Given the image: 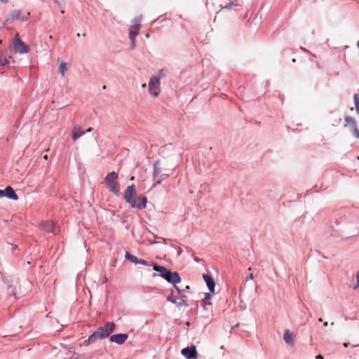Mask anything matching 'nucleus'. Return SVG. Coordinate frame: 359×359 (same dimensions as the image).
<instances>
[{"label":"nucleus","mask_w":359,"mask_h":359,"mask_svg":"<svg viewBox=\"0 0 359 359\" xmlns=\"http://www.w3.org/2000/svg\"><path fill=\"white\" fill-rule=\"evenodd\" d=\"M136 195H137V191H136V189H135V187L134 184L128 186L124 191V194H123L124 200L126 201V203L130 204V205L132 208H133V205H134V203L136 200L135 199Z\"/></svg>","instance_id":"6"},{"label":"nucleus","mask_w":359,"mask_h":359,"mask_svg":"<svg viewBox=\"0 0 359 359\" xmlns=\"http://www.w3.org/2000/svg\"><path fill=\"white\" fill-rule=\"evenodd\" d=\"M163 278L166 280L168 283L175 285L181 281V278L177 272H172L168 270L166 273L163 274Z\"/></svg>","instance_id":"7"},{"label":"nucleus","mask_w":359,"mask_h":359,"mask_svg":"<svg viewBox=\"0 0 359 359\" xmlns=\"http://www.w3.org/2000/svg\"><path fill=\"white\" fill-rule=\"evenodd\" d=\"M146 86H147L146 83H143V84L142 85V88H145Z\"/></svg>","instance_id":"45"},{"label":"nucleus","mask_w":359,"mask_h":359,"mask_svg":"<svg viewBox=\"0 0 359 359\" xmlns=\"http://www.w3.org/2000/svg\"><path fill=\"white\" fill-rule=\"evenodd\" d=\"M13 46L15 52L20 54L27 53L29 51V46L20 39L18 34L15 35L13 39Z\"/></svg>","instance_id":"5"},{"label":"nucleus","mask_w":359,"mask_h":359,"mask_svg":"<svg viewBox=\"0 0 359 359\" xmlns=\"http://www.w3.org/2000/svg\"><path fill=\"white\" fill-rule=\"evenodd\" d=\"M137 264L145 265V266H153V264H149L148 262H147L144 259H139V262H137Z\"/></svg>","instance_id":"28"},{"label":"nucleus","mask_w":359,"mask_h":359,"mask_svg":"<svg viewBox=\"0 0 359 359\" xmlns=\"http://www.w3.org/2000/svg\"><path fill=\"white\" fill-rule=\"evenodd\" d=\"M95 332L100 339H105L109 337V332L103 327H98Z\"/></svg>","instance_id":"17"},{"label":"nucleus","mask_w":359,"mask_h":359,"mask_svg":"<svg viewBox=\"0 0 359 359\" xmlns=\"http://www.w3.org/2000/svg\"><path fill=\"white\" fill-rule=\"evenodd\" d=\"M186 297L185 295H183L180 297V299L179 302L177 301V303H176V305L178 307H181V306H185V307H187L189 306V304L187 303V302L184 299V298Z\"/></svg>","instance_id":"20"},{"label":"nucleus","mask_w":359,"mask_h":359,"mask_svg":"<svg viewBox=\"0 0 359 359\" xmlns=\"http://www.w3.org/2000/svg\"><path fill=\"white\" fill-rule=\"evenodd\" d=\"M0 196H1V197L2 196H5V195H4V191L0 190Z\"/></svg>","instance_id":"40"},{"label":"nucleus","mask_w":359,"mask_h":359,"mask_svg":"<svg viewBox=\"0 0 359 359\" xmlns=\"http://www.w3.org/2000/svg\"><path fill=\"white\" fill-rule=\"evenodd\" d=\"M167 300L168 302H170L173 303V304H176L177 301V299L176 297H175L172 294H170V295H169L167 297Z\"/></svg>","instance_id":"26"},{"label":"nucleus","mask_w":359,"mask_h":359,"mask_svg":"<svg viewBox=\"0 0 359 359\" xmlns=\"http://www.w3.org/2000/svg\"><path fill=\"white\" fill-rule=\"evenodd\" d=\"M357 46H358V48H359V41H358V43H357Z\"/></svg>","instance_id":"49"},{"label":"nucleus","mask_w":359,"mask_h":359,"mask_svg":"<svg viewBox=\"0 0 359 359\" xmlns=\"http://www.w3.org/2000/svg\"><path fill=\"white\" fill-rule=\"evenodd\" d=\"M139 202L137 203L136 201L133 205V208H137L140 210L144 209L147 206V198L146 196H141L138 198Z\"/></svg>","instance_id":"13"},{"label":"nucleus","mask_w":359,"mask_h":359,"mask_svg":"<svg viewBox=\"0 0 359 359\" xmlns=\"http://www.w3.org/2000/svg\"><path fill=\"white\" fill-rule=\"evenodd\" d=\"M1 279L4 283L6 285L7 290H11V294L16 298V290L15 287L13 285V280L9 276H6L4 274H1Z\"/></svg>","instance_id":"8"},{"label":"nucleus","mask_w":359,"mask_h":359,"mask_svg":"<svg viewBox=\"0 0 359 359\" xmlns=\"http://www.w3.org/2000/svg\"><path fill=\"white\" fill-rule=\"evenodd\" d=\"M316 359H324V358L321 355H318L316 356Z\"/></svg>","instance_id":"38"},{"label":"nucleus","mask_w":359,"mask_h":359,"mask_svg":"<svg viewBox=\"0 0 359 359\" xmlns=\"http://www.w3.org/2000/svg\"><path fill=\"white\" fill-rule=\"evenodd\" d=\"M174 287H175V289L177 291V292H178L179 294H181V293L183 292V290H182L180 289V288L176 285V284H175V285H174Z\"/></svg>","instance_id":"35"},{"label":"nucleus","mask_w":359,"mask_h":359,"mask_svg":"<svg viewBox=\"0 0 359 359\" xmlns=\"http://www.w3.org/2000/svg\"><path fill=\"white\" fill-rule=\"evenodd\" d=\"M203 277L210 292L211 293H214L215 287V282L214 279L208 274H203Z\"/></svg>","instance_id":"12"},{"label":"nucleus","mask_w":359,"mask_h":359,"mask_svg":"<svg viewBox=\"0 0 359 359\" xmlns=\"http://www.w3.org/2000/svg\"><path fill=\"white\" fill-rule=\"evenodd\" d=\"M90 344H92V341H91V340H90V339H89L88 337V339H86V340L84 341V342H83V344H84L85 346H88V345H90Z\"/></svg>","instance_id":"34"},{"label":"nucleus","mask_w":359,"mask_h":359,"mask_svg":"<svg viewBox=\"0 0 359 359\" xmlns=\"http://www.w3.org/2000/svg\"><path fill=\"white\" fill-rule=\"evenodd\" d=\"M17 248H18V246H17L16 245H12V249H11V250H12L13 252H14V250H15V249H17Z\"/></svg>","instance_id":"39"},{"label":"nucleus","mask_w":359,"mask_h":359,"mask_svg":"<svg viewBox=\"0 0 359 359\" xmlns=\"http://www.w3.org/2000/svg\"><path fill=\"white\" fill-rule=\"evenodd\" d=\"M42 228L47 232L56 235L59 233V228L53 221H46L42 224Z\"/></svg>","instance_id":"10"},{"label":"nucleus","mask_w":359,"mask_h":359,"mask_svg":"<svg viewBox=\"0 0 359 359\" xmlns=\"http://www.w3.org/2000/svg\"><path fill=\"white\" fill-rule=\"evenodd\" d=\"M182 251L180 250L178 252H177V255H180L181 254Z\"/></svg>","instance_id":"48"},{"label":"nucleus","mask_w":359,"mask_h":359,"mask_svg":"<svg viewBox=\"0 0 359 359\" xmlns=\"http://www.w3.org/2000/svg\"><path fill=\"white\" fill-rule=\"evenodd\" d=\"M103 327L104 329H106V331L107 332H109V335L111 332H114L115 325L114 323L109 322V323H105V325L103 326Z\"/></svg>","instance_id":"19"},{"label":"nucleus","mask_w":359,"mask_h":359,"mask_svg":"<svg viewBox=\"0 0 359 359\" xmlns=\"http://www.w3.org/2000/svg\"><path fill=\"white\" fill-rule=\"evenodd\" d=\"M19 13L18 11H14L11 13L12 19L18 18Z\"/></svg>","instance_id":"33"},{"label":"nucleus","mask_w":359,"mask_h":359,"mask_svg":"<svg viewBox=\"0 0 359 359\" xmlns=\"http://www.w3.org/2000/svg\"><path fill=\"white\" fill-rule=\"evenodd\" d=\"M11 57H9V58H6L5 57H3L1 54H0V65L5 67L8 66L10 64L9 59H11Z\"/></svg>","instance_id":"23"},{"label":"nucleus","mask_w":359,"mask_h":359,"mask_svg":"<svg viewBox=\"0 0 359 359\" xmlns=\"http://www.w3.org/2000/svg\"><path fill=\"white\" fill-rule=\"evenodd\" d=\"M210 305H211L210 302H206V301L203 300L202 306H203V308L204 309H207V306H210Z\"/></svg>","instance_id":"31"},{"label":"nucleus","mask_w":359,"mask_h":359,"mask_svg":"<svg viewBox=\"0 0 359 359\" xmlns=\"http://www.w3.org/2000/svg\"><path fill=\"white\" fill-rule=\"evenodd\" d=\"M345 121L347 124L352 126L353 128L357 126L355 119L351 116H346Z\"/></svg>","instance_id":"24"},{"label":"nucleus","mask_w":359,"mask_h":359,"mask_svg":"<svg viewBox=\"0 0 359 359\" xmlns=\"http://www.w3.org/2000/svg\"><path fill=\"white\" fill-rule=\"evenodd\" d=\"M125 257L126 259H128V260L131 261L132 262H133L136 264L139 262V259L137 257L130 254L128 252H126Z\"/></svg>","instance_id":"21"},{"label":"nucleus","mask_w":359,"mask_h":359,"mask_svg":"<svg viewBox=\"0 0 359 359\" xmlns=\"http://www.w3.org/2000/svg\"><path fill=\"white\" fill-rule=\"evenodd\" d=\"M254 278V276H253V274L251 273L248 278H247V280H252Z\"/></svg>","instance_id":"37"},{"label":"nucleus","mask_w":359,"mask_h":359,"mask_svg":"<svg viewBox=\"0 0 359 359\" xmlns=\"http://www.w3.org/2000/svg\"><path fill=\"white\" fill-rule=\"evenodd\" d=\"M4 195L6 197L10 199H13L15 201H17L18 199V195L15 194L13 189L10 186L6 187V189H4Z\"/></svg>","instance_id":"14"},{"label":"nucleus","mask_w":359,"mask_h":359,"mask_svg":"<svg viewBox=\"0 0 359 359\" xmlns=\"http://www.w3.org/2000/svg\"><path fill=\"white\" fill-rule=\"evenodd\" d=\"M45 159H47V155L44 156L43 157Z\"/></svg>","instance_id":"50"},{"label":"nucleus","mask_w":359,"mask_h":359,"mask_svg":"<svg viewBox=\"0 0 359 359\" xmlns=\"http://www.w3.org/2000/svg\"><path fill=\"white\" fill-rule=\"evenodd\" d=\"M128 338V334H116L110 336L109 340L111 342H115L117 344H123Z\"/></svg>","instance_id":"11"},{"label":"nucleus","mask_w":359,"mask_h":359,"mask_svg":"<svg viewBox=\"0 0 359 359\" xmlns=\"http://www.w3.org/2000/svg\"><path fill=\"white\" fill-rule=\"evenodd\" d=\"M318 321H319V322H322V321H323V319H322L321 318H320L318 319Z\"/></svg>","instance_id":"47"},{"label":"nucleus","mask_w":359,"mask_h":359,"mask_svg":"<svg viewBox=\"0 0 359 359\" xmlns=\"http://www.w3.org/2000/svg\"><path fill=\"white\" fill-rule=\"evenodd\" d=\"M85 134L86 132L82 130L79 127L76 126L72 130V138L74 141H76L77 139H79Z\"/></svg>","instance_id":"16"},{"label":"nucleus","mask_w":359,"mask_h":359,"mask_svg":"<svg viewBox=\"0 0 359 359\" xmlns=\"http://www.w3.org/2000/svg\"><path fill=\"white\" fill-rule=\"evenodd\" d=\"M162 76V70L159 71L158 75L152 76L149 82V93L154 97H157L160 93V80Z\"/></svg>","instance_id":"2"},{"label":"nucleus","mask_w":359,"mask_h":359,"mask_svg":"<svg viewBox=\"0 0 359 359\" xmlns=\"http://www.w3.org/2000/svg\"><path fill=\"white\" fill-rule=\"evenodd\" d=\"M1 43V41H0V44Z\"/></svg>","instance_id":"52"},{"label":"nucleus","mask_w":359,"mask_h":359,"mask_svg":"<svg viewBox=\"0 0 359 359\" xmlns=\"http://www.w3.org/2000/svg\"><path fill=\"white\" fill-rule=\"evenodd\" d=\"M283 340L287 344L290 345L291 346H293L294 344L292 333L289 330H285L284 331Z\"/></svg>","instance_id":"15"},{"label":"nucleus","mask_w":359,"mask_h":359,"mask_svg":"<svg viewBox=\"0 0 359 359\" xmlns=\"http://www.w3.org/2000/svg\"><path fill=\"white\" fill-rule=\"evenodd\" d=\"M170 176V173L167 172L165 170H163L160 167V161H156L154 164V172H153V179L155 182V185L161 184L163 180H165Z\"/></svg>","instance_id":"3"},{"label":"nucleus","mask_w":359,"mask_h":359,"mask_svg":"<svg viewBox=\"0 0 359 359\" xmlns=\"http://www.w3.org/2000/svg\"><path fill=\"white\" fill-rule=\"evenodd\" d=\"M153 268H154V270H155L156 271L159 273L158 276L162 278H163V274L166 273V272H168V269H166L165 267L157 265L156 264H153Z\"/></svg>","instance_id":"18"},{"label":"nucleus","mask_w":359,"mask_h":359,"mask_svg":"<svg viewBox=\"0 0 359 359\" xmlns=\"http://www.w3.org/2000/svg\"><path fill=\"white\" fill-rule=\"evenodd\" d=\"M343 346L346 348L348 346V343H344Z\"/></svg>","instance_id":"44"},{"label":"nucleus","mask_w":359,"mask_h":359,"mask_svg":"<svg viewBox=\"0 0 359 359\" xmlns=\"http://www.w3.org/2000/svg\"><path fill=\"white\" fill-rule=\"evenodd\" d=\"M107 281V277H106V276H104V278H103V281H102V282L104 283H106Z\"/></svg>","instance_id":"43"},{"label":"nucleus","mask_w":359,"mask_h":359,"mask_svg":"<svg viewBox=\"0 0 359 359\" xmlns=\"http://www.w3.org/2000/svg\"><path fill=\"white\" fill-rule=\"evenodd\" d=\"M141 21L142 16L136 17L133 20V25L129 27V39L132 43L133 46H134L135 38L138 35Z\"/></svg>","instance_id":"4"},{"label":"nucleus","mask_w":359,"mask_h":359,"mask_svg":"<svg viewBox=\"0 0 359 359\" xmlns=\"http://www.w3.org/2000/svg\"><path fill=\"white\" fill-rule=\"evenodd\" d=\"M181 353L187 359H197L198 358V353L194 346L183 348Z\"/></svg>","instance_id":"9"},{"label":"nucleus","mask_w":359,"mask_h":359,"mask_svg":"<svg viewBox=\"0 0 359 359\" xmlns=\"http://www.w3.org/2000/svg\"><path fill=\"white\" fill-rule=\"evenodd\" d=\"M354 103L357 113L359 114V97L358 95H354Z\"/></svg>","instance_id":"25"},{"label":"nucleus","mask_w":359,"mask_h":359,"mask_svg":"<svg viewBox=\"0 0 359 359\" xmlns=\"http://www.w3.org/2000/svg\"><path fill=\"white\" fill-rule=\"evenodd\" d=\"M118 173L115 171H112L109 172L104 179L106 187L115 196H118L120 194V184L118 182Z\"/></svg>","instance_id":"1"},{"label":"nucleus","mask_w":359,"mask_h":359,"mask_svg":"<svg viewBox=\"0 0 359 359\" xmlns=\"http://www.w3.org/2000/svg\"><path fill=\"white\" fill-rule=\"evenodd\" d=\"M327 325H328L327 322L324 323V326H327Z\"/></svg>","instance_id":"46"},{"label":"nucleus","mask_w":359,"mask_h":359,"mask_svg":"<svg viewBox=\"0 0 359 359\" xmlns=\"http://www.w3.org/2000/svg\"><path fill=\"white\" fill-rule=\"evenodd\" d=\"M212 293H211V292H206V293H205V298H204L203 300H205L206 302L210 300L211 299V297H212Z\"/></svg>","instance_id":"30"},{"label":"nucleus","mask_w":359,"mask_h":359,"mask_svg":"<svg viewBox=\"0 0 359 359\" xmlns=\"http://www.w3.org/2000/svg\"><path fill=\"white\" fill-rule=\"evenodd\" d=\"M67 66H68V64L65 63V62H62L60 65V67H59V72L61 74L62 76L64 77L65 75V72L67 71Z\"/></svg>","instance_id":"22"},{"label":"nucleus","mask_w":359,"mask_h":359,"mask_svg":"<svg viewBox=\"0 0 359 359\" xmlns=\"http://www.w3.org/2000/svg\"><path fill=\"white\" fill-rule=\"evenodd\" d=\"M93 130V129L92 128H88V129H87L85 132H86V133H90V132H91Z\"/></svg>","instance_id":"41"},{"label":"nucleus","mask_w":359,"mask_h":359,"mask_svg":"<svg viewBox=\"0 0 359 359\" xmlns=\"http://www.w3.org/2000/svg\"><path fill=\"white\" fill-rule=\"evenodd\" d=\"M353 129L355 136L359 138V130H358L357 126H355V128H353Z\"/></svg>","instance_id":"32"},{"label":"nucleus","mask_w":359,"mask_h":359,"mask_svg":"<svg viewBox=\"0 0 359 359\" xmlns=\"http://www.w3.org/2000/svg\"><path fill=\"white\" fill-rule=\"evenodd\" d=\"M189 289H190V287H189V285H187V286H186V287H185L184 290H183V292H185V291H187V290H189Z\"/></svg>","instance_id":"42"},{"label":"nucleus","mask_w":359,"mask_h":359,"mask_svg":"<svg viewBox=\"0 0 359 359\" xmlns=\"http://www.w3.org/2000/svg\"><path fill=\"white\" fill-rule=\"evenodd\" d=\"M356 285L352 286V288L353 290H356L358 287H359V271L357 272V274H356Z\"/></svg>","instance_id":"29"},{"label":"nucleus","mask_w":359,"mask_h":359,"mask_svg":"<svg viewBox=\"0 0 359 359\" xmlns=\"http://www.w3.org/2000/svg\"><path fill=\"white\" fill-rule=\"evenodd\" d=\"M233 4H233V2H231V3H229V4H227V5L224 6H223V7H222V8H229V7H230L231 5H233Z\"/></svg>","instance_id":"36"},{"label":"nucleus","mask_w":359,"mask_h":359,"mask_svg":"<svg viewBox=\"0 0 359 359\" xmlns=\"http://www.w3.org/2000/svg\"><path fill=\"white\" fill-rule=\"evenodd\" d=\"M194 260H195L196 262H198V259H197V258H196Z\"/></svg>","instance_id":"51"},{"label":"nucleus","mask_w":359,"mask_h":359,"mask_svg":"<svg viewBox=\"0 0 359 359\" xmlns=\"http://www.w3.org/2000/svg\"><path fill=\"white\" fill-rule=\"evenodd\" d=\"M88 338L90 340L92 341V343H94L97 339H100L98 336L96 335L95 332H94L93 334H91Z\"/></svg>","instance_id":"27"}]
</instances>
